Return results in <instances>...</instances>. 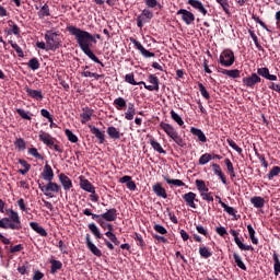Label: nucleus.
I'll use <instances>...</instances> for the list:
<instances>
[{
  "mask_svg": "<svg viewBox=\"0 0 280 280\" xmlns=\"http://www.w3.org/2000/svg\"><path fill=\"white\" fill-rule=\"evenodd\" d=\"M66 31H68L69 34L74 37L77 45H79L81 51H83L90 60H93L96 65H100L101 68H104V63L100 61L98 57L91 49L92 43L97 44V40L92 34L73 25L66 26Z\"/></svg>",
  "mask_w": 280,
  "mask_h": 280,
  "instance_id": "obj_1",
  "label": "nucleus"
},
{
  "mask_svg": "<svg viewBox=\"0 0 280 280\" xmlns=\"http://www.w3.org/2000/svg\"><path fill=\"white\" fill-rule=\"evenodd\" d=\"M7 213H9V218L0 219V229L20 231L23 229L21 225V218L19 212L13 209H8Z\"/></svg>",
  "mask_w": 280,
  "mask_h": 280,
  "instance_id": "obj_2",
  "label": "nucleus"
},
{
  "mask_svg": "<svg viewBox=\"0 0 280 280\" xmlns=\"http://www.w3.org/2000/svg\"><path fill=\"white\" fill-rule=\"evenodd\" d=\"M83 214L85 217H91V219H93L95 221L114 222V221H117V218H118V212H117V209H115V208H112V209L105 211V213H103V214H93L91 210L85 209V210H83Z\"/></svg>",
  "mask_w": 280,
  "mask_h": 280,
  "instance_id": "obj_3",
  "label": "nucleus"
},
{
  "mask_svg": "<svg viewBox=\"0 0 280 280\" xmlns=\"http://www.w3.org/2000/svg\"><path fill=\"white\" fill-rule=\"evenodd\" d=\"M160 129H163V131L166 132L167 137H170V139H172L179 148H186L187 143L185 139H183L180 135H178L177 130L174 129L171 124L160 122Z\"/></svg>",
  "mask_w": 280,
  "mask_h": 280,
  "instance_id": "obj_4",
  "label": "nucleus"
},
{
  "mask_svg": "<svg viewBox=\"0 0 280 280\" xmlns=\"http://www.w3.org/2000/svg\"><path fill=\"white\" fill-rule=\"evenodd\" d=\"M46 45L48 50L56 51L62 47V40L59 37V34L55 31H46L45 33Z\"/></svg>",
  "mask_w": 280,
  "mask_h": 280,
  "instance_id": "obj_5",
  "label": "nucleus"
},
{
  "mask_svg": "<svg viewBox=\"0 0 280 280\" xmlns=\"http://www.w3.org/2000/svg\"><path fill=\"white\" fill-rule=\"evenodd\" d=\"M219 65L224 68H231L235 63V55L232 49H225L219 56Z\"/></svg>",
  "mask_w": 280,
  "mask_h": 280,
  "instance_id": "obj_6",
  "label": "nucleus"
},
{
  "mask_svg": "<svg viewBox=\"0 0 280 280\" xmlns=\"http://www.w3.org/2000/svg\"><path fill=\"white\" fill-rule=\"evenodd\" d=\"M38 187L42 192L45 194L46 197L54 198L52 192L58 194L61 190V187L54 183L52 180H48V184H38Z\"/></svg>",
  "mask_w": 280,
  "mask_h": 280,
  "instance_id": "obj_7",
  "label": "nucleus"
},
{
  "mask_svg": "<svg viewBox=\"0 0 280 280\" xmlns=\"http://www.w3.org/2000/svg\"><path fill=\"white\" fill-rule=\"evenodd\" d=\"M152 19L153 12L149 11L148 9H144L142 13H140V15L136 18V25H138V27L142 30L143 25L151 22Z\"/></svg>",
  "mask_w": 280,
  "mask_h": 280,
  "instance_id": "obj_8",
  "label": "nucleus"
},
{
  "mask_svg": "<svg viewBox=\"0 0 280 280\" xmlns=\"http://www.w3.org/2000/svg\"><path fill=\"white\" fill-rule=\"evenodd\" d=\"M89 230L91 233H93V235L95 236L96 240H104L105 246H107V248L109 250H114V245L112 244V242H109L107 238L103 237V234L100 232V230L95 223H90Z\"/></svg>",
  "mask_w": 280,
  "mask_h": 280,
  "instance_id": "obj_9",
  "label": "nucleus"
},
{
  "mask_svg": "<svg viewBox=\"0 0 280 280\" xmlns=\"http://www.w3.org/2000/svg\"><path fill=\"white\" fill-rule=\"evenodd\" d=\"M231 235L234 237V244L237 245L238 249H241L242 252H253L254 248L252 247V245H245L241 238H240V233L236 232V230H231L230 231Z\"/></svg>",
  "mask_w": 280,
  "mask_h": 280,
  "instance_id": "obj_10",
  "label": "nucleus"
},
{
  "mask_svg": "<svg viewBox=\"0 0 280 280\" xmlns=\"http://www.w3.org/2000/svg\"><path fill=\"white\" fill-rule=\"evenodd\" d=\"M39 141L44 144H46V147H48L50 150H52V147H55V141L57 142V140L50 136L49 133L45 132L44 130L39 131Z\"/></svg>",
  "mask_w": 280,
  "mask_h": 280,
  "instance_id": "obj_11",
  "label": "nucleus"
},
{
  "mask_svg": "<svg viewBox=\"0 0 280 280\" xmlns=\"http://www.w3.org/2000/svg\"><path fill=\"white\" fill-rule=\"evenodd\" d=\"M184 202L191 208V209H197L196 202H198L197 195L192 191H188L187 194H184L182 196Z\"/></svg>",
  "mask_w": 280,
  "mask_h": 280,
  "instance_id": "obj_12",
  "label": "nucleus"
},
{
  "mask_svg": "<svg viewBox=\"0 0 280 280\" xmlns=\"http://www.w3.org/2000/svg\"><path fill=\"white\" fill-rule=\"evenodd\" d=\"M177 15H182V21L186 23V25H191L192 22L196 21V16L190 11H187L186 9H179L177 11Z\"/></svg>",
  "mask_w": 280,
  "mask_h": 280,
  "instance_id": "obj_13",
  "label": "nucleus"
},
{
  "mask_svg": "<svg viewBox=\"0 0 280 280\" xmlns=\"http://www.w3.org/2000/svg\"><path fill=\"white\" fill-rule=\"evenodd\" d=\"M148 82L150 83L149 84H144V89H147V91H150V92H159L160 90V86H159V78L154 74H149L148 75Z\"/></svg>",
  "mask_w": 280,
  "mask_h": 280,
  "instance_id": "obj_14",
  "label": "nucleus"
},
{
  "mask_svg": "<svg viewBox=\"0 0 280 280\" xmlns=\"http://www.w3.org/2000/svg\"><path fill=\"white\" fill-rule=\"evenodd\" d=\"M260 82H261L260 77L257 75V73L255 72H253L250 77L243 78V84H245V86L250 89L255 88V85Z\"/></svg>",
  "mask_w": 280,
  "mask_h": 280,
  "instance_id": "obj_15",
  "label": "nucleus"
},
{
  "mask_svg": "<svg viewBox=\"0 0 280 280\" xmlns=\"http://www.w3.org/2000/svg\"><path fill=\"white\" fill-rule=\"evenodd\" d=\"M130 43L133 44L135 48L139 50L140 54H142L143 57L145 58H152L154 57V52L149 51L145 49V47L142 46L140 42H138L135 38H130Z\"/></svg>",
  "mask_w": 280,
  "mask_h": 280,
  "instance_id": "obj_16",
  "label": "nucleus"
},
{
  "mask_svg": "<svg viewBox=\"0 0 280 280\" xmlns=\"http://www.w3.org/2000/svg\"><path fill=\"white\" fill-rule=\"evenodd\" d=\"M90 132L94 135L96 140H98L100 144H104L106 142V135L104 131L100 130L97 127L89 125Z\"/></svg>",
  "mask_w": 280,
  "mask_h": 280,
  "instance_id": "obj_17",
  "label": "nucleus"
},
{
  "mask_svg": "<svg viewBox=\"0 0 280 280\" xmlns=\"http://www.w3.org/2000/svg\"><path fill=\"white\" fill-rule=\"evenodd\" d=\"M218 73H221L223 75H228L231 79H240L241 78V71L238 69H225V68H217Z\"/></svg>",
  "mask_w": 280,
  "mask_h": 280,
  "instance_id": "obj_18",
  "label": "nucleus"
},
{
  "mask_svg": "<svg viewBox=\"0 0 280 280\" xmlns=\"http://www.w3.org/2000/svg\"><path fill=\"white\" fill-rule=\"evenodd\" d=\"M85 245L88 246L89 250L91 252V254H93L96 257H102L103 253L100 248H97L96 245L93 244L92 240L90 238V234H88L85 236Z\"/></svg>",
  "mask_w": 280,
  "mask_h": 280,
  "instance_id": "obj_19",
  "label": "nucleus"
},
{
  "mask_svg": "<svg viewBox=\"0 0 280 280\" xmlns=\"http://www.w3.org/2000/svg\"><path fill=\"white\" fill-rule=\"evenodd\" d=\"M25 92L30 98H34L37 102H42L44 100V94H43L42 90H33V89L26 86Z\"/></svg>",
  "mask_w": 280,
  "mask_h": 280,
  "instance_id": "obj_20",
  "label": "nucleus"
},
{
  "mask_svg": "<svg viewBox=\"0 0 280 280\" xmlns=\"http://www.w3.org/2000/svg\"><path fill=\"white\" fill-rule=\"evenodd\" d=\"M40 176L46 182H52L54 180L55 173H54L52 167H50V165L48 164V162H46V164L44 166V172L40 173Z\"/></svg>",
  "mask_w": 280,
  "mask_h": 280,
  "instance_id": "obj_21",
  "label": "nucleus"
},
{
  "mask_svg": "<svg viewBox=\"0 0 280 280\" xmlns=\"http://www.w3.org/2000/svg\"><path fill=\"white\" fill-rule=\"evenodd\" d=\"M189 5L192 7V9L197 10L199 13H201L203 16L208 14V11L205 7V4L200 0H188L187 2Z\"/></svg>",
  "mask_w": 280,
  "mask_h": 280,
  "instance_id": "obj_22",
  "label": "nucleus"
},
{
  "mask_svg": "<svg viewBox=\"0 0 280 280\" xmlns=\"http://www.w3.org/2000/svg\"><path fill=\"white\" fill-rule=\"evenodd\" d=\"M59 182H60L61 186L63 187V190H66V191L72 189V187H73L72 179H70L69 176L65 175L63 173H61L59 175Z\"/></svg>",
  "mask_w": 280,
  "mask_h": 280,
  "instance_id": "obj_23",
  "label": "nucleus"
},
{
  "mask_svg": "<svg viewBox=\"0 0 280 280\" xmlns=\"http://www.w3.org/2000/svg\"><path fill=\"white\" fill-rule=\"evenodd\" d=\"M30 228L32 229V231H34L39 236H43V237H47L48 236L47 230H45L43 226H40L38 224V222L31 221L30 222Z\"/></svg>",
  "mask_w": 280,
  "mask_h": 280,
  "instance_id": "obj_24",
  "label": "nucleus"
},
{
  "mask_svg": "<svg viewBox=\"0 0 280 280\" xmlns=\"http://www.w3.org/2000/svg\"><path fill=\"white\" fill-rule=\"evenodd\" d=\"M94 110L89 107H83V113L80 114L81 124L85 125L88 121L92 120Z\"/></svg>",
  "mask_w": 280,
  "mask_h": 280,
  "instance_id": "obj_25",
  "label": "nucleus"
},
{
  "mask_svg": "<svg viewBox=\"0 0 280 280\" xmlns=\"http://www.w3.org/2000/svg\"><path fill=\"white\" fill-rule=\"evenodd\" d=\"M153 192L155 194V196H158L159 198H167V192L166 189L164 187H162V184H154L152 187Z\"/></svg>",
  "mask_w": 280,
  "mask_h": 280,
  "instance_id": "obj_26",
  "label": "nucleus"
},
{
  "mask_svg": "<svg viewBox=\"0 0 280 280\" xmlns=\"http://www.w3.org/2000/svg\"><path fill=\"white\" fill-rule=\"evenodd\" d=\"M212 168H213V174L218 175V177L221 178V182L223 185H226V176H225L224 172H222L220 164L213 163Z\"/></svg>",
  "mask_w": 280,
  "mask_h": 280,
  "instance_id": "obj_27",
  "label": "nucleus"
},
{
  "mask_svg": "<svg viewBox=\"0 0 280 280\" xmlns=\"http://www.w3.org/2000/svg\"><path fill=\"white\" fill-rule=\"evenodd\" d=\"M80 187H81V189L88 191L89 194H94V191H95L94 186L92 185V183L89 179L81 178Z\"/></svg>",
  "mask_w": 280,
  "mask_h": 280,
  "instance_id": "obj_28",
  "label": "nucleus"
},
{
  "mask_svg": "<svg viewBox=\"0 0 280 280\" xmlns=\"http://www.w3.org/2000/svg\"><path fill=\"white\" fill-rule=\"evenodd\" d=\"M107 135H108L109 139L114 140V141H118L121 139V133H119L117 128H115L114 126H109L107 128Z\"/></svg>",
  "mask_w": 280,
  "mask_h": 280,
  "instance_id": "obj_29",
  "label": "nucleus"
},
{
  "mask_svg": "<svg viewBox=\"0 0 280 280\" xmlns=\"http://www.w3.org/2000/svg\"><path fill=\"white\" fill-rule=\"evenodd\" d=\"M190 132L192 133V136L198 138V141L206 143L207 142V137L205 135V132H202L201 129H198L196 127H191Z\"/></svg>",
  "mask_w": 280,
  "mask_h": 280,
  "instance_id": "obj_30",
  "label": "nucleus"
},
{
  "mask_svg": "<svg viewBox=\"0 0 280 280\" xmlns=\"http://www.w3.org/2000/svg\"><path fill=\"white\" fill-rule=\"evenodd\" d=\"M250 202H252V205L254 206V208H256V209H261V208H264V207H265V203H266L265 199L261 198L260 196H255V197H253V198L250 199Z\"/></svg>",
  "mask_w": 280,
  "mask_h": 280,
  "instance_id": "obj_31",
  "label": "nucleus"
},
{
  "mask_svg": "<svg viewBox=\"0 0 280 280\" xmlns=\"http://www.w3.org/2000/svg\"><path fill=\"white\" fill-rule=\"evenodd\" d=\"M114 106L116 110H124L127 108V101L124 97H118L114 100Z\"/></svg>",
  "mask_w": 280,
  "mask_h": 280,
  "instance_id": "obj_32",
  "label": "nucleus"
},
{
  "mask_svg": "<svg viewBox=\"0 0 280 280\" xmlns=\"http://www.w3.org/2000/svg\"><path fill=\"white\" fill-rule=\"evenodd\" d=\"M50 266V275H55L58 270H61L63 265L60 260L51 259L49 261Z\"/></svg>",
  "mask_w": 280,
  "mask_h": 280,
  "instance_id": "obj_33",
  "label": "nucleus"
},
{
  "mask_svg": "<svg viewBox=\"0 0 280 280\" xmlns=\"http://www.w3.org/2000/svg\"><path fill=\"white\" fill-rule=\"evenodd\" d=\"M136 114L137 113L135 110V104L133 103H128V110L125 112V119H127L128 121H131Z\"/></svg>",
  "mask_w": 280,
  "mask_h": 280,
  "instance_id": "obj_34",
  "label": "nucleus"
},
{
  "mask_svg": "<svg viewBox=\"0 0 280 280\" xmlns=\"http://www.w3.org/2000/svg\"><path fill=\"white\" fill-rule=\"evenodd\" d=\"M233 259H234V264H236V266L242 269V270H247L246 265L244 264V261L242 260V257L240 256V254H237L236 252L233 253Z\"/></svg>",
  "mask_w": 280,
  "mask_h": 280,
  "instance_id": "obj_35",
  "label": "nucleus"
},
{
  "mask_svg": "<svg viewBox=\"0 0 280 280\" xmlns=\"http://www.w3.org/2000/svg\"><path fill=\"white\" fill-rule=\"evenodd\" d=\"M199 256H201L202 259H208L212 256V252L209 247L202 245L199 247Z\"/></svg>",
  "mask_w": 280,
  "mask_h": 280,
  "instance_id": "obj_36",
  "label": "nucleus"
},
{
  "mask_svg": "<svg viewBox=\"0 0 280 280\" xmlns=\"http://www.w3.org/2000/svg\"><path fill=\"white\" fill-rule=\"evenodd\" d=\"M150 145H152L153 150L160 154H166L165 149L162 148L161 143H159L154 138L150 139Z\"/></svg>",
  "mask_w": 280,
  "mask_h": 280,
  "instance_id": "obj_37",
  "label": "nucleus"
},
{
  "mask_svg": "<svg viewBox=\"0 0 280 280\" xmlns=\"http://www.w3.org/2000/svg\"><path fill=\"white\" fill-rule=\"evenodd\" d=\"M219 205L222 206L223 210L231 217L236 218V210L231 207L228 206L225 202H223L222 200H219Z\"/></svg>",
  "mask_w": 280,
  "mask_h": 280,
  "instance_id": "obj_38",
  "label": "nucleus"
},
{
  "mask_svg": "<svg viewBox=\"0 0 280 280\" xmlns=\"http://www.w3.org/2000/svg\"><path fill=\"white\" fill-rule=\"evenodd\" d=\"M37 16H39V19L50 16L49 5L47 3H45L44 7H42L40 10L37 11Z\"/></svg>",
  "mask_w": 280,
  "mask_h": 280,
  "instance_id": "obj_39",
  "label": "nucleus"
},
{
  "mask_svg": "<svg viewBox=\"0 0 280 280\" xmlns=\"http://www.w3.org/2000/svg\"><path fill=\"white\" fill-rule=\"evenodd\" d=\"M164 180H166L168 185H173L175 187H186V184L182 179H171L168 176H164Z\"/></svg>",
  "mask_w": 280,
  "mask_h": 280,
  "instance_id": "obj_40",
  "label": "nucleus"
},
{
  "mask_svg": "<svg viewBox=\"0 0 280 280\" xmlns=\"http://www.w3.org/2000/svg\"><path fill=\"white\" fill-rule=\"evenodd\" d=\"M8 23H9V26L11 27V30H10L9 32H7V33H8L9 35H10V34H14L15 36H19L20 33H21L19 25L15 24V23L13 22V20H9Z\"/></svg>",
  "mask_w": 280,
  "mask_h": 280,
  "instance_id": "obj_41",
  "label": "nucleus"
},
{
  "mask_svg": "<svg viewBox=\"0 0 280 280\" xmlns=\"http://www.w3.org/2000/svg\"><path fill=\"white\" fill-rule=\"evenodd\" d=\"M14 145L20 152H24L27 147L23 138H16L14 141Z\"/></svg>",
  "mask_w": 280,
  "mask_h": 280,
  "instance_id": "obj_42",
  "label": "nucleus"
},
{
  "mask_svg": "<svg viewBox=\"0 0 280 280\" xmlns=\"http://www.w3.org/2000/svg\"><path fill=\"white\" fill-rule=\"evenodd\" d=\"M248 236L250 237L252 244H259V240L255 236L256 232L250 224L247 225Z\"/></svg>",
  "mask_w": 280,
  "mask_h": 280,
  "instance_id": "obj_43",
  "label": "nucleus"
},
{
  "mask_svg": "<svg viewBox=\"0 0 280 280\" xmlns=\"http://www.w3.org/2000/svg\"><path fill=\"white\" fill-rule=\"evenodd\" d=\"M170 115L179 127L185 126V121L183 120L180 115H178L175 110L170 112Z\"/></svg>",
  "mask_w": 280,
  "mask_h": 280,
  "instance_id": "obj_44",
  "label": "nucleus"
},
{
  "mask_svg": "<svg viewBox=\"0 0 280 280\" xmlns=\"http://www.w3.org/2000/svg\"><path fill=\"white\" fill-rule=\"evenodd\" d=\"M95 221H96V223H98L101 229L108 230L107 233H113V231H114L113 224L107 223V221H104V220H95Z\"/></svg>",
  "mask_w": 280,
  "mask_h": 280,
  "instance_id": "obj_45",
  "label": "nucleus"
},
{
  "mask_svg": "<svg viewBox=\"0 0 280 280\" xmlns=\"http://www.w3.org/2000/svg\"><path fill=\"white\" fill-rule=\"evenodd\" d=\"M272 259H273V273H276V276H278L280 273V259H279V256H277V254L273 253Z\"/></svg>",
  "mask_w": 280,
  "mask_h": 280,
  "instance_id": "obj_46",
  "label": "nucleus"
},
{
  "mask_svg": "<svg viewBox=\"0 0 280 280\" xmlns=\"http://www.w3.org/2000/svg\"><path fill=\"white\" fill-rule=\"evenodd\" d=\"M195 186H197V189L201 192H208L209 190L203 179L195 180Z\"/></svg>",
  "mask_w": 280,
  "mask_h": 280,
  "instance_id": "obj_47",
  "label": "nucleus"
},
{
  "mask_svg": "<svg viewBox=\"0 0 280 280\" xmlns=\"http://www.w3.org/2000/svg\"><path fill=\"white\" fill-rule=\"evenodd\" d=\"M28 68L32 70V71H36L40 68V63L38 61V59L36 57L34 58H31V60L28 61Z\"/></svg>",
  "mask_w": 280,
  "mask_h": 280,
  "instance_id": "obj_48",
  "label": "nucleus"
},
{
  "mask_svg": "<svg viewBox=\"0 0 280 280\" xmlns=\"http://www.w3.org/2000/svg\"><path fill=\"white\" fill-rule=\"evenodd\" d=\"M65 135L66 137H68V140L71 142V143H78L79 141V138L78 136H75L72 130L70 129H65Z\"/></svg>",
  "mask_w": 280,
  "mask_h": 280,
  "instance_id": "obj_49",
  "label": "nucleus"
},
{
  "mask_svg": "<svg viewBox=\"0 0 280 280\" xmlns=\"http://www.w3.org/2000/svg\"><path fill=\"white\" fill-rule=\"evenodd\" d=\"M226 143L229 144V147H231L234 151H236L238 153V155H242V153L244 152V150L237 145L235 143V141H233L232 139H228Z\"/></svg>",
  "mask_w": 280,
  "mask_h": 280,
  "instance_id": "obj_50",
  "label": "nucleus"
},
{
  "mask_svg": "<svg viewBox=\"0 0 280 280\" xmlns=\"http://www.w3.org/2000/svg\"><path fill=\"white\" fill-rule=\"evenodd\" d=\"M16 206L20 207V210L26 214H28L30 212V208L27 207V205L25 203L24 199H18L16 201Z\"/></svg>",
  "mask_w": 280,
  "mask_h": 280,
  "instance_id": "obj_51",
  "label": "nucleus"
},
{
  "mask_svg": "<svg viewBox=\"0 0 280 280\" xmlns=\"http://www.w3.org/2000/svg\"><path fill=\"white\" fill-rule=\"evenodd\" d=\"M211 160L212 155L210 153H205L199 156V165H206L207 163H210Z\"/></svg>",
  "mask_w": 280,
  "mask_h": 280,
  "instance_id": "obj_52",
  "label": "nucleus"
},
{
  "mask_svg": "<svg viewBox=\"0 0 280 280\" xmlns=\"http://www.w3.org/2000/svg\"><path fill=\"white\" fill-rule=\"evenodd\" d=\"M15 112H16L18 115H20V117H21L22 119L31 121L32 118H31V116H30V112L24 110V109H22V108H16Z\"/></svg>",
  "mask_w": 280,
  "mask_h": 280,
  "instance_id": "obj_53",
  "label": "nucleus"
},
{
  "mask_svg": "<svg viewBox=\"0 0 280 280\" xmlns=\"http://www.w3.org/2000/svg\"><path fill=\"white\" fill-rule=\"evenodd\" d=\"M199 93H201L202 97L207 101L210 100V93L207 91L205 84L198 83Z\"/></svg>",
  "mask_w": 280,
  "mask_h": 280,
  "instance_id": "obj_54",
  "label": "nucleus"
},
{
  "mask_svg": "<svg viewBox=\"0 0 280 280\" xmlns=\"http://www.w3.org/2000/svg\"><path fill=\"white\" fill-rule=\"evenodd\" d=\"M279 170H278V166H273L270 172H268L267 174V178L268 180H272V178L279 176Z\"/></svg>",
  "mask_w": 280,
  "mask_h": 280,
  "instance_id": "obj_55",
  "label": "nucleus"
},
{
  "mask_svg": "<svg viewBox=\"0 0 280 280\" xmlns=\"http://www.w3.org/2000/svg\"><path fill=\"white\" fill-rule=\"evenodd\" d=\"M153 230L155 231V233H159L160 235H166L167 234L166 228L161 225V224H154Z\"/></svg>",
  "mask_w": 280,
  "mask_h": 280,
  "instance_id": "obj_56",
  "label": "nucleus"
},
{
  "mask_svg": "<svg viewBox=\"0 0 280 280\" xmlns=\"http://www.w3.org/2000/svg\"><path fill=\"white\" fill-rule=\"evenodd\" d=\"M18 272L20 275H28L30 272V264L28 262H25L24 265L18 267Z\"/></svg>",
  "mask_w": 280,
  "mask_h": 280,
  "instance_id": "obj_57",
  "label": "nucleus"
},
{
  "mask_svg": "<svg viewBox=\"0 0 280 280\" xmlns=\"http://www.w3.org/2000/svg\"><path fill=\"white\" fill-rule=\"evenodd\" d=\"M219 5L222 7L223 11H225L226 14H230V3L228 0H215Z\"/></svg>",
  "mask_w": 280,
  "mask_h": 280,
  "instance_id": "obj_58",
  "label": "nucleus"
},
{
  "mask_svg": "<svg viewBox=\"0 0 280 280\" xmlns=\"http://www.w3.org/2000/svg\"><path fill=\"white\" fill-rule=\"evenodd\" d=\"M133 238L139 247L143 248L145 246V242L143 241V237L139 233H135Z\"/></svg>",
  "mask_w": 280,
  "mask_h": 280,
  "instance_id": "obj_59",
  "label": "nucleus"
},
{
  "mask_svg": "<svg viewBox=\"0 0 280 280\" xmlns=\"http://www.w3.org/2000/svg\"><path fill=\"white\" fill-rule=\"evenodd\" d=\"M125 82L129 83L130 85L137 86V81H135V75L132 72L125 75Z\"/></svg>",
  "mask_w": 280,
  "mask_h": 280,
  "instance_id": "obj_60",
  "label": "nucleus"
},
{
  "mask_svg": "<svg viewBox=\"0 0 280 280\" xmlns=\"http://www.w3.org/2000/svg\"><path fill=\"white\" fill-rule=\"evenodd\" d=\"M144 3L148 8L153 9L155 7H159V9H162L161 3H159L156 0H144Z\"/></svg>",
  "mask_w": 280,
  "mask_h": 280,
  "instance_id": "obj_61",
  "label": "nucleus"
},
{
  "mask_svg": "<svg viewBox=\"0 0 280 280\" xmlns=\"http://www.w3.org/2000/svg\"><path fill=\"white\" fill-rule=\"evenodd\" d=\"M28 154H30L31 156H34L35 159L44 160V156H43L40 153H38V150L35 149V148H31V149L28 150Z\"/></svg>",
  "mask_w": 280,
  "mask_h": 280,
  "instance_id": "obj_62",
  "label": "nucleus"
},
{
  "mask_svg": "<svg viewBox=\"0 0 280 280\" xmlns=\"http://www.w3.org/2000/svg\"><path fill=\"white\" fill-rule=\"evenodd\" d=\"M257 74L261 75L262 78H268L270 75L269 68H258Z\"/></svg>",
  "mask_w": 280,
  "mask_h": 280,
  "instance_id": "obj_63",
  "label": "nucleus"
},
{
  "mask_svg": "<svg viewBox=\"0 0 280 280\" xmlns=\"http://www.w3.org/2000/svg\"><path fill=\"white\" fill-rule=\"evenodd\" d=\"M196 230L202 236L210 237V233H208V230L203 225H197Z\"/></svg>",
  "mask_w": 280,
  "mask_h": 280,
  "instance_id": "obj_64",
  "label": "nucleus"
}]
</instances>
